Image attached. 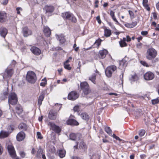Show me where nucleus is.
I'll list each match as a JSON object with an SVG mask.
<instances>
[{
  "label": "nucleus",
  "mask_w": 159,
  "mask_h": 159,
  "mask_svg": "<svg viewBox=\"0 0 159 159\" xmlns=\"http://www.w3.org/2000/svg\"><path fill=\"white\" fill-rule=\"evenodd\" d=\"M157 55V51L152 47L148 49L146 53V58L150 60H152L155 58Z\"/></svg>",
  "instance_id": "nucleus-1"
},
{
  "label": "nucleus",
  "mask_w": 159,
  "mask_h": 159,
  "mask_svg": "<svg viewBox=\"0 0 159 159\" xmlns=\"http://www.w3.org/2000/svg\"><path fill=\"white\" fill-rule=\"evenodd\" d=\"M37 79L35 74L31 71H28L26 75V80L30 83H34Z\"/></svg>",
  "instance_id": "nucleus-2"
},
{
  "label": "nucleus",
  "mask_w": 159,
  "mask_h": 159,
  "mask_svg": "<svg viewBox=\"0 0 159 159\" xmlns=\"http://www.w3.org/2000/svg\"><path fill=\"white\" fill-rule=\"evenodd\" d=\"M80 87L81 89L83 91L84 95H86L91 92V90L89 88V86L86 82L81 83Z\"/></svg>",
  "instance_id": "nucleus-3"
},
{
  "label": "nucleus",
  "mask_w": 159,
  "mask_h": 159,
  "mask_svg": "<svg viewBox=\"0 0 159 159\" xmlns=\"http://www.w3.org/2000/svg\"><path fill=\"white\" fill-rule=\"evenodd\" d=\"M17 96L14 93H11L9 95L8 102L12 105H16L17 102Z\"/></svg>",
  "instance_id": "nucleus-4"
},
{
  "label": "nucleus",
  "mask_w": 159,
  "mask_h": 159,
  "mask_svg": "<svg viewBox=\"0 0 159 159\" xmlns=\"http://www.w3.org/2000/svg\"><path fill=\"white\" fill-rule=\"evenodd\" d=\"M6 146L11 156L14 158L16 157V154L13 146L12 144L9 142L6 144Z\"/></svg>",
  "instance_id": "nucleus-5"
},
{
  "label": "nucleus",
  "mask_w": 159,
  "mask_h": 159,
  "mask_svg": "<svg viewBox=\"0 0 159 159\" xmlns=\"http://www.w3.org/2000/svg\"><path fill=\"white\" fill-rule=\"evenodd\" d=\"M61 16L64 18L71 20L73 22L75 23L77 21L75 17L70 12L63 13L62 14Z\"/></svg>",
  "instance_id": "nucleus-6"
},
{
  "label": "nucleus",
  "mask_w": 159,
  "mask_h": 159,
  "mask_svg": "<svg viewBox=\"0 0 159 159\" xmlns=\"http://www.w3.org/2000/svg\"><path fill=\"white\" fill-rule=\"evenodd\" d=\"M116 70V67L114 65L108 67L105 70V74L108 77H111L112 74V73Z\"/></svg>",
  "instance_id": "nucleus-7"
},
{
  "label": "nucleus",
  "mask_w": 159,
  "mask_h": 159,
  "mask_svg": "<svg viewBox=\"0 0 159 159\" xmlns=\"http://www.w3.org/2000/svg\"><path fill=\"white\" fill-rule=\"evenodd\" d=\"M13 70L12 68L8 67L5 70V72L2 74L4 79L11 77L13 74Z\"/></svg>",
  "instance_id": "nucleus-8"
},
{
  "label": "nucleus",
  "mask_w": 159,
  "mask_h": 159,
  "mask_svg": "<svg viewBox=\"0 0 159 159\" xmlns=\"http://www.w3.org/2000/svg\"><path fill=\"white\" fill-rule=\"evenodd\" d=\"M54 9V7L52 5H46L44 8L45 14L48 16L52 15Z\"/></svg>",
  "instance_id": "nucleus-9"
},
{
  "label": "nucleus",
  "mask_w": 159,
  "mask_h": 159,
  "mask_svg": "<svg viewBox=\"0 0 159 159\" xmlns=\"http://www.w3.org/2000/svg\"><path fill=\"white\" fill-rule=\"evenodd\" d=\"M79 96V94L75 91H72L68 95V98L69 100H74L77 99Z\"/></svg>",
  "instance_id": "nucleus-10"
},
{
  "label": "nucleus",
  "mask_w": 159,
  "mask_h": 159,
  "mask_svg": "<svg viewBox=\"0 0 159 159\" xmlns=\"http://www.w3.org/2000/svg\"><path fill=\"white\" fill-rule=\"evenodd\" d=\"M81 138V134L79 133L75 134L74 133H72L69 135L70 139L76 141H79Z\"/></svg>",
  "instance_id": "nucleus-11"
},
{
  "label": "nucleus",
  "mask_w": 159,
  "mask_h": 159,
  "mask_svg": "<svg viewBox=\"0 0 159 159\" xmlns=\"http://www.w3.org/2000/svg\"><path fill=\"white\" fill-rule=\"evenodd\" d=\"M48 125L50 126V129L57 133H59L61 131L60 128L52 122H49Z\"/></svg>",
  "instance_id": "nucleus-12"
},
{
  "label": "nucleus",
  "mask_w": 159,
  "mask_h": 159,
  "mask_svg": "<svg viewBox=\"0 0 159 159\" xmlns=\"http://www.w3.org/2000/svg\"><path fill=\"white\" fill-rule=\"evenodd\" d=\"M143 76L145 80H150L153 79L154 75L152 72L150 71H148L144 74Z\"/></svg>",
  "instance_id": "nucleus-13"
},
{
  "label": "nucleus",
  "mask_w": 159,
  "mask_h": 159,
  "mask_svg": "<svg viewBox=\"0 0 159 159\" xmlns=\"http://www.w3.org/2000/svg\"><path fill=\"white\" fill-rule=\"evenodd\" d=\"M7 20L6 13L4 11H0V23H3Z\"/></svg>",
  "instance_id": "nucleus-14"
},
{
  "label": "nucleus",
  "mask_w": 159,
  "mask_h": 159,
  "mask_svg": "<svg viewBox=\"0 0 159 159\" xmlns=\"http://www.w3.org/2000/svg\"><path fill=\"white\" fill-rule=\"evenodd\" d=\"M31 52L36 55H39L41 53V50L35 47H32L30 48Z\"/></svg>",
  "instance_id": "nucleus-15"
},
{
  "label": "nucleus",
  "mask_w": 159,
  "mask_h": 159,
  "mask_svg": "<svg viewBox=\"0 0 159 159\" xmlns=\"http://www.w3.org/2000/svg\"><path fill=\"white\" fill-rule=\"evenodd\" d=\"M22 32L24 37H27L32 34V31L29 30L27 27H24L22 30Z\"/></svg>",
  "instance_id": "nucleus-16"
},
{
  "label": "nucleus",
  "mask_w": 159,
  "mask_h": 159,
  "mask_svg": "<svg viewBox=\"0 0 159 159\" xmlns=\"http://www.w3.org/2000/svg\"><path fill=\"white\" fill-rule=\"evenodd\" d=\"M25 134L24 132H20L17 134L16 139L18 141H21L25 139Z\"/></svg>",
  "instance_id": "nucleus-17"
},
{
  "label": "nucleus",
  "mask_w": 159,
  "mask_h": 159,
  "mask_svg": "<svg viewBox=\"0 0 159 159\" xmlns=\"http://www.w3.org/2000/svg\"><path fill=\"white\" fill-rule=\"evenodd\" d=\"M57 112L53 111H50L48 115V117L51 120H55L57 117Z\"/></svg>",
  "instance_id": "nucleus-18"
},
{
  "label": "nucleus",
  "mask_w": 159,
  "mask_h": 159,
  "mask_svg": "<svg viewBox=\"0 0 159 159\" xmlns=\"http://www.w3.org/2000/svg\"><path fill=\"white\" fill-rule=\"evenodd\" d=\"M127 62L125 60H122L120 62L119 69L123 70L127 66Z\"/></svg>",
  "instance_id": "nucleus-19"
},
{
  "label": "nucleus",
  "mask_w": 159,
  "mask_h": 159,
  "mask_svg": "<svg viewBox=\"0 0 159 159\" xmlns=\"http://www.w3.org/2000/svg\"><path fill=\"white\" fill-rule=\"evenodd\" d=\"M43 32L45 35L47 37L49 36L51 34V30L48 27H44Z\"/></svg>",
  "instance_id": "nucleus-20"
},
{
  "label": "nucleus",
  "mask_w": 159,
  "mask_h": 159,
  "mask_svg": "<svg viewBox=\"0 0 159 159\" xmlns=\"http://www.w3.org/2000/svg\"><path fill=\"white\" fill-rule=\"evenodd\" d=\"M107 53V51L106 49H104L100 51L99 52V57L101 58H104L105 57Z\"/></svg>",
  "instance_id": "nucleus-21"
},
{
  "label": "nucleus",
  "mask_w": 159,
  "mask_h": 159,
  "mask_svg": "<svg viewBox=\"0 0 159 159\" xmlns=\"http://www.w3.org/2000/svg\"><path fill=\"white\" fill-rule=\"evenodd\" d=\"M66 124L68 125H79V123L76 120L70 119L67 120L66 121Z\"/></svg>",
  "instance_id": "nucleus-22"
},
{
  "label": "nucleus",
  "mask_w": 159,
  "mask_h": 159,
  "mask_svg": "<svg viewBox=\"0 0 159 159\" xmlns=\"http://www.w3.org/2000/svg\"><path fill=\"white\" fill-rule=\"evenodd\" d=\"M7 33V30L4 28L1 27L0 29V34L1 36L2 37L5 38L6 35Z\"/></svg>",
  "instance_id": "nucleus-23"
},
{
  "label": "nucleus",
  "mask_w": 159,
  "mask_h": 159,
  "mask_svg": "<svg viewBox=\"0 0 159 159\" xmlns=\"http://www.w3.org/2000/svg\"><path fill=\"white\" fill-rule=\"evenodd\" d=\"M44 96V93L43 92H42L39 96L38 100V104L40 106L42 103V102L43 100Z\"/></svg>",
  "instance_id": "nucleus-24"
},
{
  "label": "nucleus",
  "mask_w": 159,
  "mask_h": 159,
  "mask_svg": "<svg viewBox=\"0 0 159 159\" xmlns=\"http://www.w3.org/2000/svg\"><path fill=\"white\" fill-rule=\"evenodd\" d=\"M126 39L125 38H123V39H121L119 42L120 45L121 47H123L127 46V44L125 42Z\"/></svg>",
  "instance_id": "nucleus-25"
},
{
  "label": "nucleus",
  "mask_w": 159,
  "mask_h": 159,
  "mask_svg": "<svg viewBox=\"0 0 159 159\" xmlns=\"http://www.w3.org/2000/svg\"><path fill=\"white\" fill-rule=\"evenodd\" d=\"M9 134L8 132L2 131L0 133V138H4L7 137L8 136Z\"/></svg>",
  "instance_id": "nucleus-26"
},
{
  "label": "nucleus",
  "mask_w": 159,
  "mask_h": 159,
  "mask_svg": "<svg viewBox=\"0 0 159 159\" xmlns=\"http://www.w3.org/2000/svg\"><path fill=\"white\" fill-rule=\"evenodd\" d=\"M81 117L84 120L87 121L89 117L88 114L86 113H83L80 115Z\"/></svg>",
  "instance_id": "nucleus-27"
},
{
  "label": "nucleus",
  "mask_w": 159,
  "mask_h": 159,
  "mask_svg": "<svg viewBox=\"0 0 159 159\" xmlns=\"http://www.w3.org/2000/svg\"><path fill=\"white\" fill-rule=\"evenodd\" d=\"M19 128L23 130H26L27 129V126L24 123H20L18 126Z\"/></svg>",
  "instance_id": "nucleus-28"
},
{
  "label": "nucleus",
  "mask_w": 159,
  "mask_h": 159,
  "mask_svg": "<svg viewBox=\"0 0 159 159\" xmlns=\"http://www.w3.org/2000/svg\"><path fill=\"white\" fill-rule=\"evenodd\" d=\"M66 151L64 150H60L58 151V155L60 158L64 157L66 154Z\"/></svg>",
  "instance_id": "nucleus-29"
},
{
  "label": "nucleus",
  "mask_w": 159,
  "mask_h": 159,
  "mask_svg": "<svg viewBox=\"0 0 159 159\" xmlns=\"http://www.w3.org/2000/svg\"><path fill=\"white\" fill-rule=\"evenodd\" d=\"M148 0H143V4L145 8L148 10L149 11L150 8L148 4Z\"/></svg>",
  "instance_id": "nucleus-30"
},
{
  "label": "nucleus",
  "mask_w": 159,
  "mask_h": 159,
  "mask_svg": "<svg viewBox=\"0 0 159 159\" xmlns=\"http://www.w3.org/2000/svg\"><path fill=\"white\" fill-rule=\"evenodd\" d=\"M16 112L18 114H21L23 111L22 107L20 105H17L16 107Z\"/></svg>",
  "instance_id": "nucleus-31"
},
{
  "label": "nucleus",
  "mask_w": 159,
  "mask_h": 159,
  "mask_svg": "<svg viewBox=\"0 0 159 159\" xmlns=\"http://www.w3.org/2000/svg\"><path fill=\"white\" fill-rule=\"evenodd\" d=\"M8 94V93L7 91L3 92L1 94L0 96L1 99L2 100H4L7 98V96Z\"/></svg>",
  "instance_id": "nucleus-32"
},
{
  "label": "nucleus",
  "mask_w": 159,
  "mask_h": 159,
  "mask_svg": "<svg viewBox=\"0 0 159 159\" xmlns=\"http://www.w3.org/2000/svg\"><path fill=\"white\" fill-rule=\"evenodd\" d=\"M111 34V31L110 30L106 29L104 30V35L107 37H109Z\"/></svg>",
  "instance_id": "nucleus-33"
},
{
  "label": "nucleus",
  "mask_w": 159,
  "mask_h": 159,
  "mask_svg": "<svg viewBox=\"0 0 159 159\" xmlns=\"http://www.w3.org/2000/svg\"><path fill=\"white\" fill-rule=\"evenodd\" d=\"M79 148H81L82 149L84 150L86 149L87 148L85 144L83 142H81L80 143Z\"/></svg>",
  "instance_id": "nucleus-34"
},
{
  "label": "nucleus",
  "mask_w": 159,
  "mask_h": 159,
  "mask_svg": "<svg viewBox=\"0 0 159 159\" xmlns=\"http://www.w3.org/2000/svg\"><path fill=\"white\" fill-rule=\"evenodd\" d=\"M102 41V40L99 38L96 40L93 45H96V47L98 48L100 45L101 42Z\"/></svg>",
  "instance_id": "nucleus-35"
},
{
  "label": "nucleus",
  "mask_w": 159,
  "mask_h": 159,
  "mask_svg": "<svg viewBox=\"0 0 159 159\" xmlns=\"http://www.w3.org/2000/svg\"><path fill=\"white\" fill-rule=\"evenodd\" d=\"M57 36L58 37L59 41L62 44L65 43V39L64 36H60L59 37L58 35H57Z\"/></svg>",
  "instance_id": "nucleus-36"
},
{
  "label": "nucleus",
  "mask_w": 159,
  "mask_h": 159,
  "mask_svg": "<svg viewBox=\"0 0 159 159\" xmlns=\"http://www.w3.org/2000/svg\"><path fill=\"white\" fill-rule=\"evenodd\" d=\"M96 75L95 74L93 75L91 77H89V80L94 84H95Z\"/></svg>",
  "instance_id": "nucleus-37"
},
{
  "label": "nucleus",
  "mask_w": 159,
  "mask_h": 159,
  "mask_svg": "<svg viewBox=\"0 0 159 159\" xmlns=\"http://www.w3.org/2000/svg\"><path fill=\"white\" fill-rule=\"evenodd\" d=\"M43 152V150L40 148H39L37 151L36 156L37 157H40L41 155L42 154Z\"/></svg>",
  "instance_id": "nucleus-38"
},
{
  "label": "nucleus",
  "mask_w": 159,
  "mask_h": 159,
  "mask_svg": "<svg viewBox=\"0 0 159 159\" xmlns=\"http://www.w3.org/2000/svg\"><path fill=\"white\" fill-rule=\"evenodd\" d=\"M47 80L46 78H44L42 80V82L40 84V86L44 87L47 84Z\"/></svg>",
  "instance_id": "nucleus-39"
},
{
  "label": "nucleus",
  "mask_w": 159,
  "mask_h": 159,
  "mask_svg": "<svg viewBox=\"0 0 159 159\" xmlns=\"http://www.w3.org/2000/svg\"><path fill=\"white\" fill-rule=\"evenodd\" d=\"M16 64V61L14 60H13L12 61L11 63L8 67L11 68H13L15 66Z\"/></svg>",
  "instance_id": "nucleus-40"
},
{
  "label": "nucleus",
  "mask_w": 159,
  "mask_h": 159,
  "mask_svg": "<svg viewBox=\"0 0 159 159\" xmlns=\"http://www.w3.org/2000/svg\"><path fill=\"white\" fill-rule=\"evenodd\" d=\"M105 130L109 135L112 134V130L109 127H106L105 128Z\"/></svg>",
  "instance_id": "nucleus-41"
},
{
  "label": "nucleus",
  "mask_w": 159,
  "mask_h": 159,
  "mask_svg": "<svg viewBox=\"0 0 159 159\" xmlns=\"http://www.w3.org/2000/svg\"><path fill=\"white\" fill-rule=\"evenodd\" d=\"M138 79V77L136 74L132 75L130 80L132 81H135Z\"/></svg>",
  "instance_id": "nucleus-42"
},
{
  "label": "nucleus",
  "mask_w": 159,
  "mask_h": 159,
  "mask_svg": "<svg viewBox=\"0 0 159 159\" xmlns=\"http://www.w3.org/2000/svg\"><path fill=\"white\" fill-rule=\"evenodd\" d=\"M64 65L65 68L66 69L70 70L71 69V67L70 66V65L69 64L64 63Z\"/></svg>",
  "instance_id": "nucleus-43"
},
{
  "label": "nucleus",
  "mask_w": 159,
  "mask_h": 159,
  "mask_svg": "<svg viewBox=\"0 0 159 159\" xmlns=\"http://www.w3.org/2000/svg\"><path fill=\"white\" fill-rule=\"evenodd\" d=\"M137 23L135 21L134 22H132L131 24H128V25H128V26H129L130 27L133 28L135 26L137 25Z\"/></svg>",
  "instance_id": "nucleus-44"
},
{
  "label": "nucleus",
  "mask_w": 159,
  "mask_h": 159,
  "mask_svg": "<svg viewBox=\"0 0 159 159\" xmlns=\"http://www.w3.org/2000/svg\"><path fill=\"white\" fill-rule=\"evenodd\" d=\"M152 103L153 105L159 102V99L158 98H156L152 100Z\"/></svg>",
  "instance_id": "nucleus-45"
},
{
  "label": "nucleus",
  "mask_w": 159,
  "mask_h": 159,
  "mask_svg": "<svg viewBox=\"0 0 159 159\" xmlns=\"http://www.w3.org/2000/svg\"><path fill=\"white\" fill-rule=\"evenodd\" d=\"M145 133V130L143 129H142L139 131V135L140 136H143L144 135Z\"/></svg>",
  "instance_id": "nucleus-46"
},
{
  "label": "nucleus",
  "mask_w": 159,
  "mask_h": 159,
  "mask_svg": "<svg viewBox=\"0 0 159 159\" xmlns=\"http://www.w3.org/2000/svg\"><path fill=\"white\" fill-rule=\"evenodd\" d=\"M140 63L144 66H146L147 67H149V65L145 61H140Z\"/></svg>",
  "instance_id": "nucleus-47"
},
{
  "label": "nucleus",
  "mask_w": 159,
  "mask_h": 159,
  "mask_svg": "<svg viewBox=\"0 0 159 159\" xmlns=\"http://www.w3.org/2000/svg\"><path fill=\"white\" fill-rule=\"evenodd\" d=\"M37 136L38 139H43V137L42 136L40 132H38L37 133Z\"/></svg>",
  "instance_id": "nucleus-48"
},
{
  "label": "nucleus",
  "mask_w": 159,
  "mask_h": 159,
  "mask_svg": "<svg viewBox=\"0 0 159 159\" xmlns=\"http://www.w3.org/2000/svg\"><path fill=\"white\" fill-rule=\"evenodd\" d=\"M129 12L131 18H134V12L131 11H129Z\"/></svg>",
  "instance_id": "nucleus-49"
},
{
  "label": "nucleus",
  "mask_w": 159,
  "mask_h": 159,
  "mask_svg": "<svg viewBox=\"0 0 159 159\" xmlns=\"http://www.w3.org/2000/svg\"><path fill=\"white\" fill-rule=\"evenodd\" d=\"M123 75L124 73H123V72H122L120 76V80L121 81V84H123Z\"/></svg>",
  "instance_id": "nucleus-50"
},
{
  "label": "nucleus",
  "mask_w": 159,
  "mask_h": 159,
  "mask_svg": "<svg viewBox=\"0 0 159 159\" xmlns=\"http://www.w3.org/2000/svg\"><path fill=\"white\" fill-rule=\"evenodd\" d=\"M16 10L17 11V13L18 14H20V11H22V9L20 7H18L16 8Z\"/></svg>",
  "instance_id": "nucleus-51"
},
{
  "label": "nucleus",
  "mask_w": 159,
  "mask_h": 159,
  "mask_svg": "<svg viewBox=\"0 0 159 159\" xmlns=\"http://www.w3.org/2000/svg\"><path fill=\"white\" fill-rule=\"evenodd\" d=\"M20 154L21 157H25V153L23 151H21L20 152Z\"/></svg>",
  "instance_id": "nucleus-52"
},
{
  "label": "nucleus",
  "mask_w": 159,
  "mask_h": 159,
  "mask_svg": "<svg viewBox=\"0 0 159 159\" xmlns=\"http://www.w3.org/2000/svg\"><path fill=\"white\" fill-rule=\"evenodd\" d=\"M73 110L75 111H78L79 110V106H75L74 107Z\"/></svg>",
  "instance_id": "nucleus-53"
},
{
  "label": "nucleus",
  "mask_w": 159,
  "mask_h": 159,
  "mask_svg": "<svg viewBox=\"0 0 159 159\" xmlns=\"http://www.w3.org/2000/svg\"><path fill=\"white\" fill-rule=\"evenodd\" d=\"M8 2V0H2V3L3 5H6Z\"/></svg>",
  "instance_id": "nucleus-54"
},
{
  "label": "nucleus",
  "mask_w": 159,
  "mask_h": 159,
  "mask_svg": "<svg viewBox=\"0 0 159 159\" xmlns=\"http://www.w3.org/2000/svg\"><path fill=\"white\" fill-rule=\"evenodd\" d=\"M142 44L141 43H139L137 44V47L138 48H142Z\"/></svg>",
  "instance_id": "nucleus-55"
},
{
  "label": "nucleus",
  "mask_w": 159,
  "mask_h": 159,
  "mask_svg": "<svg viewBox=\"0 0 159 159\" xmlns=\"http://www.w3.org/2000/svg\"><path fill=\"white\" fill-rule=\"evenodd\" d=\"M148 34L147 31H142L141 32V34L143 35H146Z\"/></svg>",
  "instance_id": "nucleus-56"
},
{
  "label": "nucleus",
  "mask_w": 159,
  "mask_h": 159,
  "mask_svg": "<svg viewBox=\"0 0 159 159\" xmlns=\"http://www.w3.org/2000/svg\"><path fill=\"white\" fill-rule=\"evenodd\" d=\"M153 17L154 19L156 20L157 19V14L155 12H153L152 13Z\"/></svg>",
  "instance_id": "nucleus-57"
},
{
  "label": "nucleus",
  "mask_w": 159,
  "mask_h": 159,
  "mask_svg": "<svg viewBox=\"0 0 159 159\" xmlns=\"http://www.w3.org/2000/svg\"><path fill=\"white\" fill-rule=\"evenodd\" d=\"M96 20H97L99 24H100L101 23V20H100V17L99 16H98L96 17Z\"/></svg>",
  "instance_id": "nucleus-58"
},
{
  "label": "nucleus",
  "mask_w": 159,
  "mask_h": 159,
  "mask_svg": "<svg viewBox=\"0 0 159 159\" xmlns=\"http://www.w3.org/2000/svg\"><path fill=\"white\" fill-rule=\"evenodd\" d=\"M110 15H111V17H112L115 16L114 12L112 11H111L110 12Z\"/></svg>",
  "instance_id": "nucleus-59"
},
{
  "label": "nucleus",
  "mask_w": 159,
  "mask_h": 159,
  "mask_svg": "<svg viewBox=\"0 0 159 159\" xmlns=\"http://www.w3.org/2000/svg\"><path fill=\"white\" fill-rule=\"evenodd\" d=\"M126 40L127 42H128L131 41V38L129 37V36L127 35L126 36Z\"/></svg>",
  "instance_id": "nucleus-60"
},
{
  "label": "nucleus",
  "mask_w": 159,
  "mask_h": 159,
  "mask_svg": "<svg viewBox=\"0 0 159 159\" xmlns=\"http://www.w3.org/2000/svg\"><path fill=\"white\" fill-rule=\"evenodd\" d=\"M35 150L34 148H32V151H31V153L32 154H34L35 152Z\"/></svg>",
  "instance_id": "nucleus-61"
},
{
  "label": "nucleus",
  "mask_w": 159,
  "mask_h": 159,
  "mask_svg": "<svg viewBox=\"0 0 159 159\" xmlns=\"http://www.w3.org/2000/svg\"><path fill=\"white\" fill-rule=\"evenodd\" d=\"M3 152V148L1 146V144H0V155H1Z\"/></svg>",
  "instance_id": "nucleus-62"
},
{
  "label": "nucleus",
  "mask_w": 159,
  "mask_h": 159,
  "mask_svg": "<svg viewBox=\"0 0 159 159\" xmlns=\"http://www.w3.org/2000/svg\"><path fill=\"white\" fill-rule=\"evenodd\" d=\"M112 19H113V20L116 22L117 23H118V21L117 20V19L116 18L115 16L112 17Z\"/></svg>",
  "instance_id": "nucleus-63"
},
{
  "label": "nucleus",
  "mask_w": 159,
  "mask_h": 159,
  "mask_svg": "<svg viewBox=\"0 0 159 159\" xmlns=\"http://www.w3.org/2000/svg\"><path fill=\"white\" fill-rule=\"evenodd\" d=\"M156 8L159 11V2L156 4Z\"/></svg>",
  "instance_id": "nucleus-64"
}]
</instances>
